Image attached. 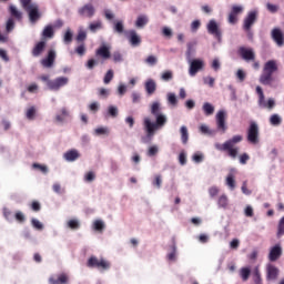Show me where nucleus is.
<instances>
[{
    "mask_svg": "<svg viewBox=\"0 0 284 284\" xmlns=\"http://www.w3.org/2000/svg\"><path fill=\"white\" fill-rule=\"evenodd\" d=\"M151 114L154 116L155 122L150 118H144L143 125L146 132V139L152 140L158 130L165 128L168 123V115L161 112V102L153 101L151 104Z\"/></svg>",
    "mask_w": 284,
    "mask_h": 284,
    "instance_id": "nucleus-1",
    "label": "nucleus"
},
{
    "mask_svg": "<svg viewBox=\"0 0 284 284\" xmlns=\"http://www.w3.org/2000/svg\"><path fill=\"white\" fill-rule=\"evenodd\" d=\"M275 72H278V63L276 60L266 61L260 75V83H262V85H272Z\"/></svg>",
    "mask_w": 284,
    "mask_h": 284,
    "instance_id": "nucleus-2",
    "label": "nucleus"
},
{
    "mask_svg": "<svg viewBox=\"0 0 284 284\" xmlns=\"http://www.w3.org/2000/svg\"><path fill=\"white\" fill-rule=\"evenodd\" d=\"M241 141H243V135H234L223 144L215 143V149L220 152H229V156H231V159H236V156H239V148H234V145H236V143H241Z\"/></svg>",
    "mask_w": 284,
    "mask_h": 284,
    "instance_id": "nucleus-3",
    "label": "nucleus"
},
{
    "mask_svg": "<svg viewBox=\"0 0 284 284\" xmlns=\"http://www.w3.org/2000/svg\"><path fill=\"white\" fill-rule=\"evenodd\" d=\"M256 94L258 95L257 105L262 108V110H274L276 106V101L273 98L265 100V93L263 92V88L256 87Z\"/></svg>",
    "mask_w": 284,
    "mask_h": 284,
    "instance_id": "nucleus-4",
    "label": "nucleus"
},
{
    "mask_svg": "<svg viewBox=\"0 0 284 284\" xmlns=\"http://www.w3.org/2000/svg\"><path fill=\"white\" fill-rule=\"evenodd\" d=\"M227 119V111L225 109H221L215 114V123H216V131L221 132V134H225L227 132V123L225 122Z\"/></svg>",
    "mask_w": 284,
    "mask_h": 284,
    "instance_id": "nucleus-5",
    "label": "nucleus"
},
{
    "mask_svg": "<svg viewBox=\"0 0 284 284\" xmlns=\"http://www.w3.org/2000/svg\"><path fill=\"white\" fill-rule=\"evenodd\" d=\"M88 267H95V270H100V272H105L110 270L111 264L108 260L98 258L97 256H91L87 262Z\"/></svg>",
    "mask_w": 284,
    "mask_h": 284,
    "instance_id": "nucleus-6",
    "label": "nucleus"
},
{
    "mask_svg": "<svg viewBox=\"0 0 284 284\" xmlns=\"http://www.w3.org/2000/svg\"><path fill=\"white\" fill-rule=\"evenodd\" d=\"M186 63L189 64V77H196L205 68V61L202 59L189 60Z\"/></svg>",
    "mask_w": 284,
    "mask_h": 284,
    "instance_id": "nucleus-7",
    "label": "nucleus"
},
{
    "mask_svg": "<svg viewBox=\"0 0 284 284\" xmlns=\"http://www.w3.org/2000/svg\"><path fill=\"white\" fill-rule=\"evenodd\" d=\"M257 19H258V9H253L248 11L246 17L243 20V30H245V32H250V30H252V26L256 23Z\"/></svg>",
    "mask_w": 284,
    "mask_h": 284,
    "instance_id": "nucleus-8",
    "label": "nucleus"
},
{
    "mask_svg": "<svg viewBox=\"0 0 284 284\" xmlns=\"http://www.w3.org/2000/svg\"><path fill=\"white\" fill-rule=\"evenodd\" d=\"M246 134V139L251 145H258V124L256 122L250 123Z\"/></svg>",
    "mask_w": 284,
    "mask_h": 284,
    "instance_id": "nucleus-9",
    "label": "nucleus"
},
{
    "mask_svg": "<svg viewBox=\"0 0 284 284\" xmlns=\"http://www.w3.org/2000/svg\"><path fill=\"white\" fill-rule=\"evenodd\" d=\"M78 14L82 19H92L97 14V8H94L93 3H85L78 9Z\"/></svg>",
    "mask_w": 284,
    "mask_h": 284,
    "instance_id": "nucleus-10",
    "label": "nucleus"
},
{
    "mask_svg": "<svg viewBox=\"0 0 284 284\" xmlns=\"http://www.w3.org/2000/svg\"><path fill=\"white\" fill-rule=\"evenodd\" d=\"M206 30L209 34H212V37H215V39L221 42L223 32L221 31V27H219V22H216V20L211 19L206 24Z\"/></svg>",
    "mask_w": 284,
    "mask_h": 284,
    "instance_id": "nucleus-11",
    "label": "nucleus"
},
{
    "mask_svg": "<svg viewBox=\"0 0 284 284\" xmlns=\"http://www.w3.org/2000/svg\"><path fill=\"white\" fill-rule=\"evenodd\" d=\"M70 79L67 77H59L55 78L52 81H48V88L49 90H52L53 92H59L60 88H65V85L69 83Z\"/></svg>",
    "mask_w": 284,
    "mask_h": 284,
    "instance_id": "nucleus-12",
    "label": "nucleus"
},
{
    "mask_svg": "<svg viewBox=\"0 0 284 284\" xmlns=\"http://www.w3.org/2000/svg\"><path fill=\"white\" fill-rule=\"evenodd\" d=\"M26 12L29 14V20L34 23L38 19H41V12H39V4L34 3L24 8Z\"/></svg>",
    "mask_w": 284,
    "mask_h": 284,
    "instance_id": "nucleus-13",
    "label": "nucleus"
},
{
    "mask_svg": "<svg viewBox=\"0 0 284 284\" xmlns=\"http://www.w3.org/2000/svg\"><path fill=\"white\" fill-rule=\"evenodd\" d=\"M271 38L276 43V45H278V48H283V45H284V33L281 30V28H274L271 31Z\"/></svg>",
    "mask_w": 284,
    "mask_h": 284,
    "instance_id": "nucleus-14",
    "label": "nucleus"
},
{
    "mask_svg": "<svg viewBox=\"0 0 284 284\" xmlns=\"http://www.w3.org/2000/svg\"><path fill=\"white\" fill-rule=\"evenodd\" d=\"M179 258V248L176 247V242L173 241V243L169 246L168 253H166V261L169 263H176Z\"/></svg>",
    "mask_w": 284,
    "mask_h": 284,
    "instance_id": "nucleus-15",
    "label": "nucleus"
},
{
    "mask_svg": "<svg viewBox=\"0 0 284 284\" xmlns=\"http://www.w3.org/2000/svg\"><path fill=\"white\" fill-rule=\"evenodd\" d=\"M280 256H283V247L281 246V244H275L270 248L268 261H271V263H274Z\"/></svg>",
    "mask_w": 284,
    "mask_h": 284,
    "instance_id": "nucleus-16",
    "label": "nucleus"
},
{
    "mask_svg": "<svg viewBox=\"0 0 284 284\" xmlns=\"http://www.w3.org/2000/svg\"><path fill=\"white\" fill-rule=\"evenodd\" d=\"M239 54L242 57V59L244 61H254L255 59V54H254V49L252 48H245V47H241L239 49Z\"/></svg>",
    "mask_w": 284,
    "mask_h": 284,
    "instance_id": "nucleus-17",
    "label": "nucleus"
},
{
    "mask_svg": "<svg viewBox=\"0 0 284 284\" xmlns=\"http://www.w3.org/2000/svg\"><path fill=\"white\" fill-rule=\"evenodd\" d=\"M55 59H57V51L51 49L49 50L47 58L41 60V65H43V68H52V65H54Z\"/></svg>",
    "mask_w": 284,
    "mask_h": 284,
    "instance_id": "nucleus-18",
    "label": "nucleus"
},
{
    "mask_svg": "<svg viewBox=\"0 0 284 284\" xmlns=\"http://www.w3.org/2000/svg\"><path fill=\"white\" fill-rule=\"evenodd\" d=\"M278 277V267L268 263L266 265V281H276Z\"/></svg>",
    "mask_w": 284,
    "mask_h": 284,
    "instance_id": "nucleus-19",
    "label": "nucleus"
},
{
    "mask_svg": "<svg viewBox=\"0 0 284 284\" xmlns=\"http://www.w3.org/2000/svg\"><path fill=\"white\" fill-rule=\"evenodd\" d=\"M67 119H70V110L67 106H62L55 114V121L65 123Z\"/></svg>",
    "mask_w": 284,
    "mask_h": 284,
    "instance_id": "nucleus-20",
    "label": "nucleus"
},
{
    "mask_svg": "<svg viewBox=\"0 0 284 284\" xmlns=\"http://www.w3.org/2000/svg\"><path fill=\"white\" fill-rule=\"evenodd\" d=\"M126 39H129L133 48H136V45H141V37H139V34L134 30H130L129 32H126Z\"/></svg>",
    "mask_w": 284,
    "mask_h": 284,
    "instance_id": "nucleus-21",
    "label": "nucleus"
},
{
    "mask_svg": "<svg viewBox=\"0 0 284 284\" xmlns=\"http://www.w3.org/2000/svg\"><path fill=\"white\" fill-rule=\"evenodd\" d=\"M185 57H186V61L194 60V57H196V43L195 42H187Z\"/></svg>",
    "mask_w": 284,
    "mask_h": 284,
    "instance_id": "nucleus-22",
    "label": "nucleus"
},
{
    "mask_svg": "<svg viewBox=\"0 0 284 284\" xmlns=\"http://www.w3.org/2000/svg\"><path fill=\"white\" fill-rule=\"evenodd\" d=\"M216 205L219 210H227L230 206V197H227V194L222 193L216 200Z\"/></svg>",
    "mask_w": 284,
    "mask_h": 284,
    "instance_id": "nucleus-23",
    "label": "nucleus"
},
{
    "mask_svg": "<svg viewBox=\"0 0 284 284\" xmlns=\"http://www.w3.org/2000/svg\"><path fill=\"white\" fill-rule=\"evenodd\" d=\"M97 57H101V59H104V61H106V59H110L111 54H110V47L102 44L97 51H95Z\"/></svg>",
    "mask_w": 284,
    "mask_h": 284,
    "instance_id": "nucleus-24",
    "label": "nucleus"
},
{
    "mask_svg": "<svg viewBox=\"0 0 284 284\" xmlns=\"http://www.w3.org/2000/svg\"><path fill=\"white\" fill-rule=\"evenodd\" d=\"M145 92L149 97H152L156 92V81L148 79L144 83Z\"/></svg>",
    "mask_w": 284,
    "mask_h": 284,
    "instance_id": "nucleus-25",
    "label": "nucleus"
},
{
    "mask_svg": "<svg viewBox=\"0 0 284 284\" xmlns=\"http://www.w3.org/2000/svg\"><path fill=\"white\" fill-rule=\"evenodd\" d=\"M207 194L211 201H216L219 194H221V187H219L217 185H211L207 189Z\"/></svg>",
    "mask_w": 284,
    "mask_h": 284,
    "instance_id": "nucleus-26",
    "label": "nucleus"
},
{
    "mask_svg": "<svg viewBox=\"0 0 284 284\" xmlns=\"http://www.w3.org/2000/svg\"><path fill=\"white\" fill-rule=\"evenodd\" d=\"M63 156L69 163H73V161H77V159H79L81 154L79 153L78 150L73 149V150L67 151Z\"/></svg>",
    "mask_w": 284,
    "mask_h": 284,
    "instance_id": "nucleus-27",
    "label": "nucleus"
},
{
    "mask_svg": "<svg viewBox=\"0 0 284 284\" xmlns=\"http://www.w3.org/2000/svg\"><path fill=\"white\" fill-rule=\"evenodd\" d=\"M50 284H67L68 283V275L60 274L58 276H51L49 278Z\"/></svg>",
    "mask_w": 284,
    "mask_h": 284,
    "instance_id": "nucleus-28",
    "label": "nucleus"
},
{
    "mask_svg": "<svg viewBox=\"0 0 284 284\" xmlns=\"http://www.w3.org/2000/svg\"><path fill=\"white\" fill-rule=\"evenodd\" d=\"M225 185L231 191L234 192L236 190V179L232 174H227L225 178Z\"/></svg>",
    "mask_w": 284,
    "mask_h": 284,
    "instance_id": "nucleus-29",
    "label": "nucleus"
},
{
    "mask_svg": "<svg viewBox=\"0 0 284 284\" xmlns=\"http://www.w3.org/2000/svg\"><path fill=\"white\" fill-rule=\"evenodd\" d=\"M89 30L92 34H97L99 30H103V22L101 20H95L89 24Z\"/></svg>",
    "mask_w": 284,
    "mask_h": 284,
    "instance_id": "nucleus-30",
    "label": "nucleus"
},
{
    "mask_svg": "<svg viewBox=\"0 0 284 284\" xmlns=\"http://www.w3.org/2000/svg\"><path fill=\"white\" fill-rule=\"evenodd\" d=\"M9 12L11 17H13L14 19H18V21H21L23 13L17 8V6L10 4Z\"/></svg>",
    "mask_w": 284,
    "mask_h": 284,
    "instance_id": "nucleus-31",
    "label": "nucleus"
},
{
    "mask_svg": "<svg viewBox=\"0 0 284 284\" xmlns=\"http://www.w3.org/2000/svg\"><path fill=\"white\" fill-rule=\"evenodd\" d=\"M150 23V18L146 14H140L135 20V27L145 28V24Z\"/></svg>",
    "mask_w": 284,
    "mask_h": 284,
    "instance_id": "nucleus-32",
    "label": "nucleus"
},
{
    "mask_svg": "<svg viewBox=\"0 0 284 284\" xmlns=\"http://www.w3.org/2000/svg\"><path fill=\"white\" fill-rule=\"evenodd\" d=\"M45 50V42L40 41L36 44V47L32 50V55L33 57H41V53Z\"/></svg>",
    "mask_w": 284,
    "mask_h": 284,
    "instance_id": "nucleus-33",
    "label": "nucleus"
},
{
    "mask_svg": "<svg viewBox=\"0 0 284 284\" xmlns=\"http://www.w3.org/2000/svg\"><path fill=\"white\" fill-rule=\"evenodd\" d=\"M92 230H94V232H103L105 230V222L101 219L93 221Z\"/></svg>",
    "mask_w": 284,
    "mask_h": 284,
    "instance_id": "nucleus-34",
    "label": "nucleus"
},
{
    "mask_svg": "<svg viewBox=\"0 0 284 284\" xmlns=\"http://www.w3.org/2000/svg\"><path fill=\"white\" fill-rule=\"evenodd\" d=\"M180 134L183 145H187V141H190V133L187 132V126L182 125L180 128Z\"/></svg>",
    "mask_w": 284,
    "mask_h": 284,
    "instance_id": "nucleus-35",
    "label": "nucleus"
},
{
    "mask_svg": "<svg viewBox=\"0 0 284 284\" xmlns=\"http://www.w3.org/2000/svg\"><path fill=\"white\" fill-rule=\"evenodd\" d=\"M268 122L271 125H273V128H278V125L283 123V118H281L278 113H274L270 116Z\"/></svg>",
    "mask_w": 284,
    "mask_h": 284,
    "instance_id": "nucleus-36",
    "label": "nucleus"
},
{
    "mask_svg": "<svg viewBox=\"0 0 284 284\" xmlns=\"http://www.w3.org/2000/svg\"><path fill=\"white\" fill-rule=\"evenodd\" d=\"M94 136H108L110 134V128L108 126H98L93 131Z\"/></svg>",
    "mask_w": 284,
    "mask_h": 284,
    "instance_id": "nucleus-37",
    "label": "nucleus"
},
{
    "mask_svg": "<svg viewBox=\"0 0 284 284\" xmlns=\"http://www.w3.org/2000/svg\"><path fill=\"white\" fill-rule=\"evenodd\" d=\"M104 116H111L112 119H116L119 116V108L116 105H109Z\"/></svg>",
    "mask_w": 284,
    "mask_h": 284,
    "instance_id": "nucleus-38",
    "label": "nucleus"
},
{
    "mask_svg": "<svg viewBox=\"0 0 284 284\" xmlns=\"http://www.w3.org/2000/svg\"><path fill=\"white\" fill-rule=\"evenodd\" d=\"M26 119H28V121H34V119H37V106H29L27 109Z\"/></svg>",
    "mask_w": 284,
    "mask_h": 284,
    "instance_id": "nucleus-39",
    "label": "nucleus"
},
{
    "mask_svg": "<svg viewBox=\"0 0 284 284\" xmlns=\"http://www.w3.org/2000/svg\"><path fill=\"white\" fill-rule=\"evenodd\" d=\"M251 274H252V268L250 266H245L240 270V276L244 282L250 280Z\"/></svg>",
    "mask_w": 284,
    "mask_h": 284,
    "instance_id": "nucleus-40",
    "label": "nucleus"
},
{
    "mask_svg": "<svg viewBox=\"0 0 284 284\" xmlns=\"http://www.w3.org/2000/svg\"><path fill=\"white\" fill-rule=\"evenodd\" d=\"M166 101L172 108H176L179 105V99H176V93L169 92L166 94Z\"/></svg>",
    "mask_w": 284,
    "mask_h": 284,
    "instance_id": "nucleus-41",
    "label": "nucleus"
},
{
    "mask_svg": "<svg viewBox=\"0 0 284 284\" xmlns=\"http://www.w3.org/2000/svg\"><path fill=\"white\" fill-rule=\"evenodd\" d=\"M65 225L69 230H79L81 227V221L79 219H71L67 221Z\"/></svg>",
    "mask_w": 284,
    "mask_h": 284,
    "instance_id": "nucleus-42",
    "label": "nucleus"
},
{
    "mask_svg": "<svg viewBox=\"0 0 284 284\" xmlns=\"http://www.w3.org/2000/svg\"><path fill=\"white\" fill-rule=\"evenodd\" d=\"M202 110L205 116H212V114H214V106L210 102H204V104L202 105Z\"/></svg>",
    "mask_w": 284,
    "mask_h": 284,
    "instance_id": "nucleus-43",
    "label": "nucleus"
},
{
    "mask_svg": "<svg viewBox=\"0 0 284 284\" xmlns=\"http://www.w3.org/2000/svg\"><path fill=\"white\" fill-rule=\"evenodd\" d=\"M200 132L202 134H206L207 136H215L216 130H212L207 126V124H201L200 125Z\"/></svg>",
    "mask_w": 284,
    "mask_h": 284,
    "instance_id": "nucleus-44",
    "label": "nucleus"
},
{
    "mask_svg": "<svg viewBox=\"0 0 284 284\" xmlns=\"http://www.w3.org/2000/svg\"><path fill=\"white\" fill-rule=\"evenodd\" d=\"M73 37L74 33L72 32V29L68 28L63 36V43H65V45H70V43H72Z\"/></svg>",
    "mask_w": 284,
    "mask_h": 284,
    "instance_id": "nucleus-45",
    "label": "nucleus"
},
{
    "mask_svg": "<svg viewBox=\"0 0 284 284\" xmlns=\"http://www.w3.org/2000/svg\"><path fill=\"white\" fill-rule=\"evenodd\" d=\"M42 37L44 39H52V37H54V28L50 24L44 27V29L42 31Z\"/></svg>",
    "mask_w": 284,
    "mask_h": 284,
    "instance_id": "nucleus-46",
    "label": "nucleus"
},
{
    "mask_svg": "<svg viewBox=\"0 0 284 284\" xmlns=\"http://www.w3.org/2000/svg\"><path fill=\"white\" fill-rule=\"evenodd\" d=\"M2 214H3L4 219H6V221H8V223H14V213H12L10 211V209L4 207L2 210Z\"/></svg>",
    "mask_w": 284,
    "mask_h": 284,
    "instance_id": "nucleus-47",
    "label": "nucleus"
},
{
    "mask_svg": "<svg viewBox=\"0 0 284 284\" xmlns=\"http://www.w3.org/2000/svg\"><path fill=\"white\" fill-rule=\"evenodd\" d=\"M192 161L193 163H203V161H205V154H203V152L197 151L192 155Z\"/></svg>",
    "mask_w": 284,
    "mask_h": 284,
    "instance_id": "nucleus-48",
    "label": "nucleus"
},
{
    "mask_svg": "<svg viewBox=\"0 0 284 284\" xmlns=\"http://www.w3.org/2000/svg\"><path fill=\"white\" fill-rule=\"evenodd\" d=\"M31 226L33 227V230H37L38 232H42V230L44 229L41 221H39V219L36 217L31 219Z\"/></svg>",
    "mask_w": 284,
    "mask_h": 284,
    "instance_id": "nucleus-49",
    "label": "nucleus"
},
{
    "mask_svg": "<svg viewBox=\"0 0 284 284\" xmlns=\"http://www.w3.org/2000/svg\"><path fill=\"white\" fill-rule=\"evenodd\" d=\"M88 39V32L83 30V27H79L77 41L81 43V41H85Z\"/></svg>",
    "mask_w": 284,
    "mask_h": 284,
    "instance_id": "nucleus-50",
    "label": "nucleus"
},
{
    "mask_svg": "<svg viewBox=\"0 0 284 284\" xmlns=\"http://www.w3.org/2000/svg\"><path fill=\"white\" fill-rule=\"evenodd\" d=\"M178 161L180 165H187V152L185 150H182L178 156Z\"/></svg>",
    "mask_w": 284,
    "mask_h": 284,
    "instance_id": "nucleus-51",
    "label": "nucleus"
},
{
    "mask_svg": "<svg viewBox=\"0 0 284 284\" xmlns=\"http://www.w3.org/2000/svg\"><path fill=\"white\" fill-rule=\"evenodd\" d=\"M144 63H146V65H150L151 68H154V65H156V63H159V58H156V55H149L144 60Z\"/></svg>",
    "mask_w": 284,
    "mask_h": 284,
    "instance_id": "nucleus-52",
    "label": "nucleus"
},
{
    "mask_svg": "<svg viewBox=\"0 0 284 284\" xmlns=\"http://www.w3.org/2000/svg\"><path fill=\"white\" fill-rule=\"evenodd\" d=\"M266 10L268 12H271V14H276V12H278V10H281V7L278 4L267 2L266 3Z\"/></svg>",
    "mask_w": 284,
    "mask_h": 284,
    "instance_id": "nucleus-53",
    "label": "nucleus"
},
{
    "mask_svg": "<svg viewBox=\"0 0 284 284\" xmlns=\"http://www.w3.org/2000/svg\"><path fill=\"white\" fill-rule=\"evenodd\" d=\"M243 10H245V8L243 7V4H234L231 8V12L233 14H236L239 17V14H243Z\"/></svg>",
    "mask_w": 284,
    "mask_h": 284,
    "instance_id": "nucleus-54",
    "label": "nucleus"
},
{
    "mask_svg": "<svg viewBox=\"0 0 284 284\" xmlns=\"http://www.w3.org/2000/svg\"><path fill=\"white\" fill-rule=\"evenodd\" d=\"M281 236H284V216L281 217L277 224V239H281Z\"/></svg>",
    "mask_w": 284,
    "mask_h": 284,
    "instance_id": "nucleus-55",
    "label": "nucleus"
},
{
    "mask_svg": "<svg viewBox=\"0 0 284 284\" xmlns=\"http://www.w3.org/2000/svg\"><path fill=\"white\" fill-rule=\"evenodd\" d=\"M253 277H254V283L255 284H261L262 278H261V271H258V266H255L253 270Z\"/></svg>",
    "mask_w": 284,
    "mask_h": 284,
    "instance_id": "nucleus-56",
    "label": "nucleus"
},
{
    "mask_svg": "<svg viewBox=\"0 0 284 284\" xmlns=\"http://www.w3.org/2000/svg\"><path fill=\"white\" fill-rule=\"evenodd\" d=\"M14 219H16V221H17L18 223H20V224L26 223V214H23V212H21V211H17V212L14 213L13 220H14Z\"/></svg>",
    "mask_w": 284,
    "mask_h": 284,
    "instance_id": "nucleus-57",
    "label": "nucleus"
},
{
    "mask_svg": "<svg viewBox=\"0 0 284 284\" xmlns=\"http://www.w3.org/2000/svg\"><path fill=\"white\" fill-rule=\"evenodd\" d=\"M227 21L231 26H236L239 23V16L236 13H233L232 11L229 13Z\"/></svg>",
    "mask_w": 284,
    "mask_h": 284,
    "instance_id": "nucleus-58",
    "label": "nucleus"
},
{
    "mask_svg": "<svg viewBox=\"0 0 284 284\" xmlns=\"http://www.w3.org/2000/svg\"><path fill=\"white\" fill-rule=\"evenodd\" d=\"M114 32H118V34H123V30H124V26H123V21H118L114 23L113 27Z\"/></svg>",
    "mask_w": 284,
    "mask_h": 284,
    "instance_id": "nucleus-59",
    "label": "nucleus"
},
{
    "mask_svg": "<svg viewBox=\"0 0 284 284\" xmlns=\"http://www.w3.org/2000/svg\"><path fill=\"white\" fill-rule=\"evenodd\" d=\"M112 79H114V71H112V69H110L103 79V83H105V85H108V83H110V81H112Z\"/></svg>",
    "mask_w": 284,
    "mask_h": 284,
    "instance_id": "nucleus-60",
    "label": "nucleus"
},
{
    "mask_svg": "<svg viewBox=\"0 0 284 284\" xmlns=\"http://www.w3.org/2000/svg\"><path fill=\"white\" fill-rule=\"evenodd\" d=\"M215 81L216 80L213 77H210V75L203 78L204 85H209V88H213Z\"/></svg>",
    "mask_w": 284,
    "mask_h": 284,
    "instance_id": "nucleus-61",
    "label": "nucleus"
},
{
    "mask_svg": "<svg viewBox=\"0 0 284 284\" xmlns=\"http://www.w3.org/2000/svg\"><path fill=\"white\" fill-rule=\"evenodd\" d=\"M125 92H128V84L120 83L119 87H118L119 97H124Z\"/></svg>",
    "mask_w": 284,
    "mask_h": 284,
    "instance_id": "nucleus-62",
    "label": "nucleus"
},
{
    "mask_svg": "<svg viewBox=\"0 0 284 284\" xmlns=\"http://www.w3.org/2000/svg\"><path fill=\"white\" fill-rule=\"evenodd\" d=\"M12 30H14V19L9 18L6 24V31L10 33Z\"/></svg>",
    "mask_w": 284,
    "mask_h": 284,
    "instance_id": "nucleus-63",
    "label": "nucleus"
},
{
    "mask_svg": "<svg viewBox=\"0 0 284 284\" xmlns=\"http://www.w3.org/2000/svg\"><path fill=\"white\" fill-rule=\"evenodd\" d=\"M162 34L165 37V39H172V29L170 27H163Z\"/></svg>",
    "mask_w": 284,
    "mask_h": 284,
    "instance_id": "nucleus-64",
    "label": "nucleus"
}]
</instances>
